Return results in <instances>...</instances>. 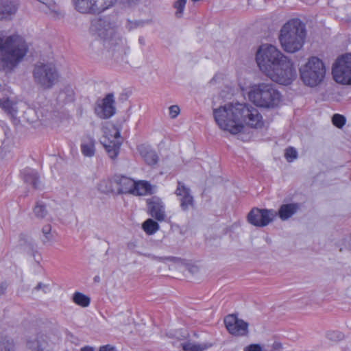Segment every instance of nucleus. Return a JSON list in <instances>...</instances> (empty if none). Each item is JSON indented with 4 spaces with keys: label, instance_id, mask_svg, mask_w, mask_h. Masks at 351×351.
I'll list each match as a JSON object with an SVG mask.
<instances>
[{
    "label": "nucleus",
    "instance_id": "nucleus-1",
    "mask_svg": "<svg viewBox=\"0 0 351 351\" xmlns=\"http://www.w3.org/2000/svg\"><path fill=\"white\" fill-rule=\"evenodd\" d=\"M213 116L220 129L237 134L243 130V123L261 128L264 125L258 110L251 105L229 103L213 110Z\"/></svg>",
    "mask_w": 351,
    "mask_h": 351
},
{
    "label": "nucleus",
    "instance_id": "nucleus-2",
    "mask_svg": "<svg viewBox=\"0 0 351 351\" xmlns=\"http://www.w3.org/2000/svg\"><path fill=\"white\" fill-rule=\"evenodd\" d=\"M256 60L260 70L278 84L289 85L297 76L293 62L274 45L261 46Z\"/></svg>",
    "mask_w": 351,
    "mask_h": 351
},
{
    "label": "nucleus",
    "instance_id": "nucleus-3",
    "mask_svg": "<svg viewBox=\"0 0 351 351\" xmlns=\"http://www.w3.org/2000/svg\"><path fill=\"white\" fill-rule=\"evenodd\" d=\"M306 38L305 24L298 19L288 21L281 28L279 40L288 53H295L303 47Z\"/></svg>",
    "mask_w": 351,
    "mask_h": 351
},
{
    "label": "nucleus",
    "instance_id": "nucleus-4",
    "mask_svg": "<svg viewBox=\"0 0 351 351\" xmlns=\"http://www.w3.org/2000/svg\"><path fill=\"white\" fill-rule=\"evenodd\" d=\"M27 52L24 39L17 35L5 39L0 35V67L12 69Z\"/></svg>",
    "mask_w": 351,
    "mask_h": 351
},
{
    "label": "nucleus",
    "instance_id": "nucleus-5",
    "mask_svg": "<svg viewBox=\"0 0 351 351\" xmlns=\"http://www.w3.org/2000/svg\"><path fill=\"white\" fill-rule=\"evenodd\" d=\"M248 97L256 106L265 108L276 107L281 99L280 93L271 83L264 82L252 86Z\"/></svg>",
    "mask_w": 351,
    "mask_h": 351
},
{
    "label": "nucleus",
    "instance_id": "nucleus-6",
    "mask_svg": "<svg viewBox=\"0 0 351 351\" xmlns=\"http://www.w3.org/2000/svg\"><path fill=\"white\" fill-rule=\"evenodd\" d=\"M99 36L104 38V45L112 52V56L118 60L126 55V49L123 40L115 34L114 25L106 19H101L98 22Z\"/></svg>",
    "mask_w": 351,
    "mask_h": 351
},
{
    "label": "nucleus",
    "instance_id": "nucleus-7",
    "mask_svg": "<svg viewBox=\"0 0 351 351\" xmlns=\"http://www.w3.org/2000/svg\"><path fill=\"white\" fill-rule=\"evenodd\" d=\"M32 74L34 83L43 90L51 89L60 79V73L51 62H38L34 67Z\"/></svg>",
    "mask_w": 351,
    "mask_h": 351
},
{
    "label": "nucleus",
    "instance_id": "nucleus-8",
    "mask_svg": "<svg viewBox=\"0 0 351 351\" xmlns=\"http://www.w3.org/2000/svg\"><path fill=\"white\" fill-rule=\"evenodd\" d=\"M300 73L304 84L313 87L322 82L326 74V69L323 62L313 56L300 68Z\"/></svg>",
    "mask_w": 351,
    "mask_h": 351
},
{
    "label": "nucleus",
    "instance_id": "nucleus-9",
    "mask_svg": "<svg viewBox=\"0 0 351 351\" xmlns=\"http://www.w3.org/2000/svg\"><path fill=\"white\" fill-rule=\"evenodd\" d=\"M332 73L337 83L351 84V53L343 55L335 61Z\"/></svg>",
    "mask_w": 351,
    "mask_h": 351
},
{
    "label": "nucleus",
    "instance_id": "nucleus-10",
    "mask_svg": "<svg viewBox=\"0 0 351 351\" xmlns=\"http://www.w3.org/2000/svg\"><path fill=\"white\" fill-rule=\"evenodd\" d=\"M109 157L112 159H115L119 153L121 145L122 144L121 133L117 127H112L109 130V132H106L101 141Z\"/></svg>",
    "mask_w": 351,
    "mask_h": 351
},
{
    "label": "nucleus",
    "instance_id": "nucleus-11",
    "mask_svg": "<svg viewBox=\"0 0 351 351\" xmlns=\"http://www.w3.org/2000/svg\"><path fill=\"white\" fill-rule=\"evenodd\" d=\"M95 113L103 119H109L116 113L115 99L113 93H108L102 99L97 101Z\"/></svg>",
    "mask_w": 351,
    "mask_h": 351
},
{
    "label": "nucleus",
    "instance_id": "nucleus-12",
    "mask_svg": "<svg viewBox=\"0 0 351 351\" xmlns=\"http://www.w3.org/2000/svg\"><path fill=\"white\" fill-rule=\"evenodd\" d=\"M276 217V211L273 209L253 208L247 215L248 221L258 227H264L271 222Z\"/></svg>",
    "mask_w": 351,
    "mask_h": 351
},
{
    "label": "nucleus",
    "instance_id": "nucleus-13",
    "mask_svg": "<svg viewBox=\"0 0 351 351\" xmlns=\"http://www.w3.org/2000/svg\"><path fill=\"white\" fill-rule=\"evenodd\" d=\"M228 331L234 336H247L249 333L248 323L240 319L234 315H229L224 319Z\"/></svg>",
    "mask_w": 351,
    "mask_h": 351
},
{
    "label": "nucleus",
    "instance_id": "nucleus-14",
    "mask_svg": "<svg viewBox=\"0 0 351 351\" xmlns=\"http://www.w3.org/2000/svg\"><path fill=\"white\" fill-rule=\"evenodd\" d=\"M112 187L104 190V192H113L118 194L131 193L134 186V180L125 176H116L112 180Z\"/></svg>",
    "mask_w": 351,
    "mask_h": 351
},
{
    "label": "nucleus",
    "instance_id": "nucleus-15",
    "mask_svg": "<svg viewBox=\"0 0 351 351\" xmlns=\"http://www.w3.org/2000/svg\"><path fill=\"white\" fill-rule=\"evenodd\" d=\"M175 194L178 197L180 203V207L183 210H187L190 207H193L194 204L193 197L189 187L186 186L183 182L178 181Z\"/></svg>",
    "mask_w": 351,
    "mask_h": 351
},
{
    "label": "nucleus",
    "instance_id": "nucleus-16",
    "mask_svg": "<svg viewBox=\"0 0 351 351\" xmlns=\"http://www.w3.org/2000/svg\"><path fill=\"white\" fill-rule=\"evenodd\" d=\"M18 0H0V21H10L19 9Z\"/></svg>",
    "mask_w": 351,
    "mask_h": 351
},
{
    "label": "nucleus",
    "instance_id": "nucleus-17",
    "mask_svg": "<svg viewBox=\"0 0 351 351\" xmlns=\"http://www.w3.org/2000/svg\"><path fill=\"white\" fill-rule=\"evenodd\" d=\"M147 205L149 214L152 217L158 221H162L165 219V205L160 199L153 197L147 200Z\"/></svg>",
    "mask_w": 351,
    "mask_h": 351
},
{
    "label": "nucleus",
    "instance_id": "nucleus-18",
    "mask_svg": "<svg viewBox=\"0 0 351 351\" xmlns=\"http://www.w3.org/2000/svg\"><path fill=\"white\" fill-rule=\"evenodd\" d=\"M27 347L29 351H53V345L45 336H40L27 343Z\"/></svg>",
    "mask_w": 351,
    "mask_h": 351
},
{
    "label": "nucleus",
    "instance_id": "nucleus-19",
    "mask_svg": "<svg viewBox=\"0 0 351 351\" xmlns=\"http://www.w3.org/2000/svg\"><path fill=\"white\" fill-rule=\"evenodd\" d=\"M300 208V205L298 203L285 204L280 206L276 212V216L278 215L282 221H286L294 215Z\"/></svg>",
    "mask_w": 351,
    "mask_h": 351
},
{
    "label": "nucleus",
    "instance_id": "nucleus-20",
    "mask_svg": "<svg viewBox=\"0 0 351 351\" xmlns=\"http://www.w3.org/2000/svg\"><path fill=\"white\" fill-rule=\"evenodd\" d=\"M24 182L38 189L40 188L41 181L38 172L31 168H26L21 172Z\"/></svg>",
    "mask_w": 351,
    "mask_h": 351
},
{
    "label": "nucleus",
    "instance_id": "nucleus-21",
    "mask_svg": "<svg viewBox=\"0 0 351 351\" xmlns=\"http://www.w3.org/2000/svg\"><path fill=\"white\" fill-rule=\"evenodd\" d=\"M38 1L47 7V11H46V13L51 17L58 19L62 16L63 14L61 8L55 2L54 0Z\"/></svg>",
    "mask_w": 351,
    "mask_h": 351
},
{
    "label": "nucleus",
    "instance_id": "nucleus-22",
    "mask_svg": "<svg viewBox=\"0 0 351 351\" xmlns=\"http://www.w3.org/2000/svg\"><path fill=\"white\" fill-rule=\"evenodd\" d=\"M138 150L145 162L149 165H156L158 161V156L155 151L147 146L141 145Z\"/></svg>",
    "mask_w": 351,
    "mask_h": 351
},
{
    "label": "nucleus",
    "instance_id": "nucleus-23",
    "mask_svg": "<svg viewBox=\"0 0 351 351\" xmlns=\"http://www.w3.org/2000/svg\"><path fill=\"white\" fill-rule=\"evenodd\" d=\"M95 141L87 136L84 138L81 143V152L86 157H93L95 153Z\"/></svg>",
    "mask_w": 351,
    "mask_h": 351
},
{
    "label": "nucleus",
    "instance_id": "nucleus-24",
    "mask_svg": "<svg viewBox=\"0 0 351 351\" xmlns=\"http://www.w3.org/2000/svg\"><path fill=\"white\" fill-rule=\"evenodd\" d=\"M75 8L81 13L95 14L93 0H73Z\"/></svg>",
    "mask_w": 351,
    "mask_h": 351
},
{
    "label": "nucleus",
    "instance_id": "nucleus-25",
    "mask_svg": "<svg viewBox=\"0 0 351 351\" xmlns=\"http://www.w3.org/2000/svg\"><path fill=\"white\" fill-rule=\"evenodd\" d=\"M33 214L36 219H46L49 216L46 204L41 201H37L33 208Z\"/></svg>",
    "mask_w": 351,
    "mask_h": 351
},
{
    "label": "nucleus",
    "instance_id": "nucleus-26",
    "mask_svg": "<svg viewBox=\"0 0 351 351\" xmlns=\"http://www.w3.org/2000/svg\"><path fill=\"white\" fill-rule=\"evenodd\" d=\"M150 190L151 186L147 182L134 181V189H132V194L135 195H145Z\"/></svg>",
    "mask_w": 351,
    "mask_h": 351
},
{
    "label": "nucleus",
    "instance_id": "nucleus-27",
    "mask_svg": "<svg viewBox=\"0 0 351 351\" xmlns=\"http://www.w3.org/2000/svg\"><path fill=\"white\" fill-rule=\"evenodd\" d=\"M116 0H93L95 14H99L112 6Z\"/></svg>",
    "mask_w": 351,
    "mask_h": 351
},
{
    "label": "nucleus",
    "instance_id": "nucleus-28",
    "mask_svg": "<svg viewBox=\"0 0 351 351\" xmlns=\"http://www.w3.org/2000/svg\"><path fill=\"white\" fill-rule=\"evenodd\" d=\"M75 93L71 86H66L60 92L58 98L60 100L68 103L74 100Z\"/></svg>",
    "mask_w": 351,
    "mask_h": 351
},
{
    "label": "nucleus",
    "instance_id": "nucleus-29",
    "mask_svg": "<svg viewBox=\"0 0 351 351\" xmlns=\"http://www.w3.org/2000/svg\"><path fill=\"white\" fill-rule=\"evenodd\" d=\"M20 245L23 247L24 250L28 253H34L36 247L33 239L24 234L21 236Z\"/></svg>",
    "mask_w": 351,
    "mask_h": 351
},
{
    "label": "nucleus",
    "instance_id": "nucleus-30",
    "mask_svg": "<svg viewBox=\"0 0 351 351\" xmlns=\"http://www.w3.org/2000/svg\"><path fill=\"white\" fill-rule=\"evenodd\" d=\"M184 351H204L211 346L208 343H195L186 342L182 344Z\"/></svg>",
    "mask_w": 351,
    "mask_h": 351
},
{
    "label": "nucleus",
    "instance_id": "nucleus-31",
    "mask_svg": "<svg viewBox=\"0 0 351 351\" xmlns=\"http://www.w3.org/2000/svg\"><path fill=\"white\" fill-rule=\"evenodd\" d=\"M73 301L80 306L87 307L90 304V299L82 293L75 292L73 295Z\"/></svg>",
    "mask_w": 351,
    "mask_h": 351
},
{
    "label": "nucleus",
    "instance_id": "nucleus-32",
    "mask_svg": "<svg viewBox=\"0 0 351 351\" xmlns=\"http://www.w3.org/2000/svg\"><path fill=\"white\" fill-rule=\"evenodd\" d=\"M143 228L147 234H152L159 229V225L153 219H148L143 223Z\"/></svg>",
    "mask_w": 351,
    "mask_h": 351
},
{
    "label": "nucleus",
    "instance_id": "nucleus-33",
    "mask_svg": "<svg viewBox=\"0 0 351 351\" xmlns=\"http://www.w3.org/2000/svg\"><path fill=\"white\" fill-rule=\"evenodd\" d=\"M0 351H14L12 341L6 337L0 336Z\"/></svg>",
    "mask_w": 351,
    "mask_h": 351
},
{
    "label": "nucleus",
    "instance_id": "nucleus-34",
    "mask_svg": "<svg viewBox=\"0 0 351 351\" xmlns=\"http://www.w3.org/2000/svg\"><path fill=\"white\" fill-rule=\"evenodd\" d=\"M42 232L43 234V238L42 239V241L43 243H47L53 240V236L51 234V225L47 224L43 226L42 229Z\"/></svg>",
    "mask_w": 351,
    "mask_h": 351
},
{
    "label": "nucleus",
    "instance_id": "nucleus-35",
    "mask_svg": "<svg viewBox=\"0 0 351 351\" xmlns=\"http://www.w3.org/2000/svg\"><path fill=\"white\" fill-rule=\"evenodd\" d=\"M346 118L339 114H335L332 117V124L338 128H341L346 124Z\"/></svg>",
    "mask_w": 351,
    "mask_h": 351
},
{
    "label": "nucleus",
    "instance_id": "nucleus-36",
    "mask_svg": "<svg viewBox=\"0 0 351 351\" xmlns=\"http://www.w3.org/2000/svg\"><path fill=\"white\" fill-rule=\"evenodd\" d=\"M0 107L10 114L13 112V104L9 99H1Z\"/></svg>",
    "mask_w": 351,
    "mask_h": 351
},
{
    "label": "nucleus",
    "instance_id": "nucleus-37",
    "mask_svg": "<svg viewBox=\"0 0 351 351\" xmlns=\"http://www.w3.org/2000/svg\"><path fill=\"white\" fill-rule=\"evenodd\" d=\"M187 0H178L175 2L174 8L176 9V16L178 18L181 17L186 3Z\"/></svg>",
    "mask_w": 351,
    "mask_h": 351
},
{
    "label": "nucleus",
    "instance_id": "nucleus-38",
    "mask_svg": "<svg viewBox=\"0 0 351 351\" xmlns=\"http://www.w3.org/2000/svg\"><path fill=\"white\" fill-rule=\"evenodd\" d=\"M285 156L287 161L291 162L297 158L298 152L295 149L292 147H289L286 149Z\"/></svg>",
    "mask_w": 351,
    "mask_h": 351
},
{
    "label": "nucleus",
    "instance_id": "nucleus-39",
    "mask_svg": "<svg viewBox=\"0 0 351 351\" xmlns=\"http://www.w3.org/2000/svg\"><path fill=\"white\" fill-rule=\"evenodd\" d=\"M169 117L176 119L180 113V108L178 105H172L169 108Z\"/></svg>",
    "mask_w": 351,
    "mask_h": 351
},
{
    "label": "nucleus",
    "instance_id": "nucleus-40",
    "mask_svg": "<svg viewBox=\"0 0 351 351\" xmlns=\"http://www.w3.org/2000/svg\"><path fill=\"white\" fill-rule=\"evenodd\" d=\"M143 24V23L141 21H132L128 20L127 21V24H126L125 27L129 31H131L139 26H142Z\"/></svg>",
    "mask_w": 351,
    "mask_h": 351
},
{
    "label": "nucleus",
    "instance_id": "nucleus-41",
    "mask_svg": "<svg viewBox=\"0 0 351 351\" xmlns=\"http://www.w3.org/2000/svg\"><path fill=\"white\" fill-rule=\"evenodd\" d=\"M244 351H262V348L259 344H250L244 348Z\"/></svg>",
    "mask_w": 351,
    "mask_h": 351
},
{
    "label": "nucleus",
    "instance_id": "nucleus-42",
    "mask_svg": "<svg viewBox=\"0 0 351 351\" xmlns=\"http://www.w3.org/2000/svg\"><path fill=\"white\" fill-rule=\"evenodd\" d=\"M35 289L36 291L43 290L45 293H47L49 291V287L47 285L39 282L35 287Z\"/></svg>",
    "mask_w": 351,
    "mask_h": 351
},
{
    "label": "nucleus",
    "instance_id": "nucleus-43",
    "mask_svg": "<svg viewBox=\"0 0 351 351\" xmlns=\"http://www.w3.org/2000/svg\"><path fill=\"white\" fill-rule=\"evenodd\" d=\"M8 287V284L6 281H2L0 282V295H2L5 293Z\"/></svg>",
    "mask_w": 351,
    "mask_h": 351
},
{
    "label": "nucleus",
    "instance_id": "nucleus-44",
    "mask_svg": "<svg viewBox=\"0 0 351 351\" xmlns=\"http://www.w3.org/2000/svg\"><path fill=\"white\" fill-rule=\"evenodd\" d=\"M99 351H115L114 348L110 346H104L100 348Z\"/></svg>",
    "mask_w": 351,
    "mask_h": 351
},
{
    "label": "nucleus",
    "instance_id": "nucleus-45",
    "mask_svg": "<svg viewBox=\"0 0 351 351\" xmlns=\"http://www.w3.org/2000/svg\"><path fill=\"white\" fill-rule=\"evenodd\" d=\"M123 3H127L128 5H132L136 3L138 0H121Z\"/></svg>",
    "mask_w": 351,
    "mask_h": 351
},
{
    "label": "nucleus",
    "instance_id": "nucleus-46",
    "mask_svg": "<svg viewBox=\"0 0 351 351\" xmlns=\"http://www.w3.org/2000/svg\"><path fill=\"white\" fill-rule=\"evenodd\" d=\"M81 351H94V350L91 347L85 346L81 349Z\"/></svg>",
    "mask_w": 351,
    "mask_h": 351
},
{
    "label": "nucleus",
    "instance_id": "nucleus-47",
    "mask_svg": "<svg viewBox=\"0 0 351 351\" xmlns=\"http://www.w3.org/2000/svg\"><path fill=\"white\" fill-rule=\"evenodd\" d=\"M138 42H139V43H140L141 45H145V39H144V38H143V37H140V38H138Z\"/></svg>",
    "mask_w": 351,
    "mask_h": 351
}]
</instances>
